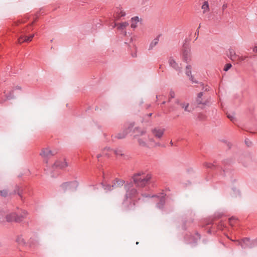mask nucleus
Segmentation results:
<instances>
[{
    "instance_id": "1",
    "label": "nucleus",
    "mask_w": 257,
    "mask_h": 257,
    "mask_svg": "<svg viewBox=\"0 0 257 257\" xmlns=\"http://www.w3.org/2000/svg\"><path fill=\"white\" fill-rule=\"evenodd\" d=\"M151 178L152 176L150 174L141 172L134 176V181L138 186L143 187L149 183Z\"/></svg>"
},
{
    "instance_id": "2",
    "label": "nucleus",
    "mask_w": 257,
    "mask_h": 257,
    "mask_svg": "<svg viewBox=\"0 0 257 257\" xmlns=\"http://www.w3.org/2000/svg\"><path fill=\"white\" fill-rule=\"evenodd\" d=\"M210 99L205 93H199L196 98V103L198 106L201 108H203L205 106L209 104Z\"/></svg>"
},
{
    "instance_id": "3",
    "label": "nucleus",
    "mask_w": 257,
    "mask_h": 257,
    "mask_svg": "<svg viewBox=\"0 0 257 257\" xmlns=\"http://www.w3.org/2000/svg\"><path fill=\"white\" fill-rule=\"evenodd\" d=\"M76 183L75 182H65L61 186V189L63 193L70 194L76 190Z\"/></svg>"
},
{
    "instance_id": "4",
    "label": "nucleus",
    "mask_w": 257,
    "mask_h": 257,
    "mask_svg": "<svg viewBox=\"0 0 257 257\" xmlns=\"http://www.w3.org/2000/svg\"><path fill=\"white\" fill-rule=\"evenodd\" d=\"M169 64L170 67L177 71H180L182 68L181 64H179L173 57H170L169 59Z\"/></svg>"
},
{
    "instance_id": "5",
    "label": "nucleus",
    "mask_w": 257,
    "mask_h": 257,
    "mask_svg": "<svg viewBox=\"0 0 257 257\" xmlns=\"http://www.w3.org/2000/svg\"><path fill=\"white\" fill-rule=\"evenodd\" d=\"M6 218L7 221L8 222H20L21 221V218L20 216H18V214H17L15 212H11L10 213H8L6 216Z\"/></svg>"
},
{
    "instance_id": "6",
    "label": "nucleus",
    "mask_w": 257,
    "mask_h": 257,
    "mask_svg": "<svg viewBox=\"0 0 257 257\" xmlns=\"http://www.w3.org/2000/svg\"><path fill=\"white\" fill-rule=\"evenodd\" d=\"M68 166L65 160H59L55 162L53 167L55 169H62L66 168Z\"/></svg>"
},
{
    "instance_id": "7",
    "label": "nucleus",
    "mask_w": 257,
    "mask_h": 257,
    "mask_svg": "<svg viewBox=\"0 0 257 257\" xmlns=\"http://www.w3.org/2000/svg\"><path fill=\"white\" fill-rule=\"evenodd\" d=\"M55 153H54L52 150H50L48 148H45L42 150L41 152L40 153V155L44 158H47L48 157H51L55 155Z\"/></svg>"
},
{
    "instance_id": "8",
    "label": "nucleus",
    "mask_w": 257,
    "mask_h": 257,
    "mask_svg": "<svg viewBox=\"0 0 257 257\" xmlns=\"http://www.w3.org/2000/svg\"><path fill=\"white\" fill-rule=\"evenodd\" d=\"M182 58L184 61L188 62L191 60L190 50L189 49L184 48L182 52Z\"/></svg>"
},
{
    "instance_id": "9",
    "label": "nucleus",
    "mask_w": 257,
    "mask_h": 257,
    "mask_svg": "<svg viewBox=\"0 0 257 257\" xmlns=\"http://www.w3.org/2000/svg\"><path fill=\"white\" fill-rule=\"evenodd\" d=\"M180 104L181 108L184 109L185 112H190L193 110V108L188 103L181 102Z\"/></svg>"
},
{
    "instance_id": "10",
    "label": "nucleus",
    "mask_w": 257,
    "mask_h": 257,
    "mask_svg": "<svg viewBox=\"0 0 257 257\" xmlns=\"http://www.w3.org/2000/svg\"><path fill=\"white\" fill-rule=\"evenodd\" d=\"M229 58L233 61H237L239 58V56L236 54V53L233 50H229L228 54Z\"/></svg>"
},
{
    "instance_id": "11",
    "label": "nucleus",
    "mask_w": 257,
    "mask_h": 257,
    "mask_svg": "<svg viewBox=\"0 0 257 257\" xmlns=\"http://www.w3.org/2000/svg\"><path fill=\"white\" fill-rule=\"evenodd\" d=\"M34 35H31V36L30 37H27V36H22L21 37H20L19 39H18V42L19 43L21 44V43H22L24 42H30V41H31L33 37H34Z\"/></svg>"
},
{
    "instance_id": "12",
    "label": "nucleus",
    "mask_w": 257,
    "mask_h": 257,
    "mask_svg": "<svg viewBox=\"0 0 257 257\" xmlns=\"http://www.w3.org/2000/svg\"><path fill=\"white\" fill-rule=\"evenodd\" d=\"M237 244L241 245L242 248H246L249 246L250 241L248 239L245 238L242 241H237Z\"/></svg>"
},
{
    "instance_id": "13",
    "label": "nucleus",
    "mask_w": 257,
    "mask_h": 257,
    "mask_svg": "<svg viewBox=\"0 0 257 257\" xmlns=\"http://www.w3.org/2000/svg\"><path fill=\"white\" fill-rule=\"evenodd\" d=\"M164 130L163 129L155 128L153 130V134L155 136L159 138H161L164 134Z\"/></svg>"
},
{
    "instance_id": "14",
    "label": "nucleus",
    "mask_w": 257,
    "mask_h": 257,
    "mask_svg": "<svg viewBox=\"0 0 257 257\" xmlns=\"http://www.w3.org/2000/svg\"><path fill=\"white\" fill-rule=\"evenodd\" d=\"M113 153V150L109 148H104L102 152V154L103 155L108 156L111 155Z\"/></svg>"
},
{
    "instance_id": "15",
    "label": "nucleus",
    "mask_w": 257,
    "mask_h": 257,
    "mask_svg": "<svg viewBox=\"0 0 257 257\" xmlns=\"http://www.w3.org/2000/svg\"><path fill=\"white\" fill-rule=\"evenodd\" d=\"M159 42V39L158 38L154 39L151 43L149 47V50L152 49L155 46H156Z\"/></svg>"
},
{
    "instance_id": "16",
    "label": "nucleus",
    "mask_w": 257,
    "mask_h": 257,
    "mask_svg": "<svg viewBox=\"0 0 257 257\" xmlns=\"http://www.w3.org/2000/svg\"><path fill=\"white\" fill-rule=\"evenodd\" d=\"M16 241L20 244L23 245L26 243V241L22 236H19L17 237Z\"/></svg>"
},
{
    "instance_id": "17",
    "label": "nucleus",
    "mask_w": 257,
    "mask_h": 257,
    "mask_svg": "<svg viewBox=\"0 0 257 257\" xmlns=\"http://www.w3.org/2000/svg\"><path fill=\"white\" fill-rule=\"evenodd\" d=\"M127 133H128L127 131H124L122 133H118L116 135L115 138L119 139H121L124 138Z\"/></svg>"
},
{
    "instance_id": "18",
    "label": "nucleus",
    "mask_w": 257,
    "mask_h": 257,
    "mask_svg": "<svg viewBox=\"0 0 257 257\" xmlns=\"http://www.w3.org/2000/svg\"><path fill=\"white\" fill-rule=\"evenodd\" d=\"M138 22H139L138 17H135V18H132L131 27L133 28H135L137 27V23Z\"/></svg>"
},
{
    "instance_id": "19",
    "label": "nucleus",
    "mask_w": 257,
    "mask_h": 257,
    "mask_svg": "<svg viewBox=\"0 0 257 257\" xmlns=\"http://www.w3.org/2000/svg\"><path fill=\"white\" fill-rule=\"evenodd\" d=\"M115 26H117L118 29L122 30L128 26V23L123 22L120 24H115Z\"/></svg>"
},
{
    "instance_id": "20",
    "label": "nucleus",
    "mask_w": 257,
    "mask_h": 257,
    "mask_svg": "<svg viewBox=\"0 0 257 257\" xmlns=\"http://www.w3.org/2000/svg\"><path fill=\"white\" fill-rule=\"evenodd\" d=\"M202 9L203 10V12L204 13L209 10V5L207 2L205 1L203 3L202 6Z\"/></svg>"
},
{
    "instance_id": "21",
    "label": "nucleus",
    "mask_w": 257,
    "mask_h": 257,
    "mask_svg": "<svg viewBox=\"0 0 257 257\" xmlns=\"http://www.w3.org/2000/svg\"><path fill=\"white\" fill-rule=\"evenodd\" d=\"M124 183V181L123 180H116V182L114 183L113 185H112V188H116L118 187H119L120 186H122Z\"/></svg>"
},
{
    "instance_id": "22",
    "label": "nucleus",
    "mask_w": 257,
    "mask_h": 257,
    "mask_svg": "<svg viewBox=\"0 0 257 257\" xmlns=\"http://www.w3.org/2000/svg\"><path fill=\"white\" fill-rule=\"evenodd\" d=\"M191 66L190 65H188L186 68V74L190 77L191 76Z\"/></svg>"
},
{
    "instance_id": "23",
    "label": "nucleus",
    "mask_w": 257,
    "mask_h": 257,
    "mask_svg": "<svg viewBox=\"0 0 257 257\" xmlns=\"http://www.w3.org/2000/svg\"><path fill=\"white\" fill-rule=\"evenodd\" d=\"M27 215V212L25 211H23L20 215H18V216H20L21 221L26 217Z\"/></svg>"
},
{
    "instance_id": "24",
    "label": "nucleus",
    "mask_w": 257,
    "mask_h": 257,
    "mask_svg": "<svg viewBox=\"0 0 257 257\" xmlns=\"http://www.w3.org/2000/svg\"><path fill=\"white\" fill-rule=\"evenodd\" d=\"M113 153H114L115 155H122L123 154H122V151L120 150H113Z\"/></svg>"
},
{
    "instance_id": "25",
    "label": "nucleus",
    "mask_w": 257,
    "mask_h": 257,
    "mask_svg": "<svg viewBox=\"0 0 257 257\" xmlns=\"http://www.w3.org/2000/svg\"><path fill=\"white\" fill-rule=\"evenodd\" d=\"M175 96V93L174 91H171L169 94V101H170L172 98H174Z\"/></svg>"
},
{
    "instance_id": "26",
    "label": "nucleus",
    "mask_w": 257,
    "mask_h": 257,
    "mask_svg": "<svg viewBox=\"0 0 257 257\" xmlns=\"http://www.w3.org/2000/svg\"><path fill=\"white\" fill-rule=\"evenodd\" d=\"M0 194L2 196H6L8 194V191L7 190H4L0 191Z\"/></svg>"
},
{
    "instance_id": "27",
    "label": "nucleus",
    "mask_w": 257,
    "mask_h": 257,
    "mask_svg": "<svg viewBox=\"0 0 257 257\" xmlns=\"http://www.w3.org/2000/svg\"><path fill=\"white\" fill-rule=\"evenodd\" d=\"M232 65L231 64H227L225 65L224 68V70L225 71H228L231 67Z\"/></svg>"
},
{
    "instance_id": "28",
    "label": "nucleus",
    "mask_w": 257,
    "mask_h": 257,
    "mask_svg": "<svg viewBox=\"0 0 257 257\" xmlns=\"http://www.w3.org/2000/svg\"><path fill=\"white\" fill-rule=\"evenodd\" d=\"M227 117L229 119H230L231 121H234V120L235 119V116L233 114H228L227 115Z\"/></svg>"
},
{
    "instance_id": "29",
    "label": "nucleus",
    "mask_w": 257,
    "mask_h": 257,
    "mask_svg": "<svg viewBox=\"0 0 257 257\" xmlns=\"http://www.w3.org/2000/svg\"><path fill=\"white\" fill-rule=\"evenodd\" d=\"M124 16H125V13L124 12H123L122 11H120V12L118 13V15L116 16V17L117 18H119L120 17Z\"/></svg>"
},
{
    "instance_id": "30",
    "label": "nucleus",
    "mask_w": 257,
    "mask_h": 257,
    "mask_svg": "<svg viewBox=\"0 0 257 257\" xmlns=\"http://www.w3.org/2000/svg\"><path fill=\"white\" fill-rule=\"evenodd\" d=\"M246 58H247V57H246V56H244V57H243V56H239V58H238V60H237L236 62H240V61H243V60H244Z\"/></svg>"
},
{
    "instance_id": "31",
    "label": "nucleus",
    "mask_w": 257,
    "mask_h": 257,
    "mask_svg": "<svg viewBox=\"0 0 257 257\" xmlns=\"http://www.w3.org/2000/svg\"><path fill=\"white\" fill-rule=\"evenodd\" d=\"M105 190H111V187L110 186H107L106 188H105Z\"/></svg>"
},
{
    "instance_id": "32",
    "label": "nucleus",
    "mask_w": 257,
    "mask_h": 257,
    "mask_svg": "<svg viewBox=\"0 0 257 257\" xmlns=\"http://www.w3.org/2000/svg\"><path fill=\"white\" fill-rule=\"evenodd\" d=\"M204 166H206V167L210 168V167H211V165L210 164L205 163L204 164Z\"/></svg>"
},
{
    "instance_id": "33",
    "label": "nucleus",
    "mask_w": 257,
    "mask_h": 257,
    "mask_svg": "<svg viewBox=\"0 0 257 257\" xmlns=\"http://www.w3.org/2000/svg\"><path fill=\"white\" fill-rule=\"evenodd\" d=\"M253 51L254 52L257 53V46H255V47L253 48Z\"/></svg>"
},
{
    "instance_id": "34",
    "label": "nucleus",
    "mask_w": 257,
    "mask_h": 257,
    "mask_svg": "<svg viewBox=\"0 0 257 257\" xmlns=\"http://www.w3.org/2000/svg\"><path fill=\"white\" fill-rule=\"evenodd\" d=\"M133 194H135L137 193V190L135 189H133L131 190Z\"/></svg>"
},
{
    "instance_id": "35",
    "label": "nucleus",
    "mask_w": 257,
    "mask_h": 257,
    "mask_svg": "<svg viewBox=\"0 0 257 257\" xmlns=\"http://www.w3.org/2000/svg\"><path fill=\"white\" fill-rule=\"evenodd\" d=\"M139 143L141 145H143V146H145L146 145V143H145L144 142H141V140L139 141Z\"/></svg>"
},
{
    "instance_id": "36",
    "label": "nucleus",
    "mask_w": 257,
    "mask_h": 257,
    "mask_svg": "<svg viewBox=\"0 0 257 257\" xmlns=\"http://www.w3.org/2000/svg\"><path fill=\"white\" fill-rule=\"evenodd\" d=\"M148 146L152 147L154 146V145L152 144L151 142L148 144Z\"/></svg>"
},
{
    "instance_id": "37",
    "label": "nucleus",
    "mask_w": 257,
    "mask_h": 257,
    "mask_svg": "<svg viewBox=\"0 0 257 257\" xmlns=\"http://www.w3.org/2000/svg\"><path fill=\"white\" fill-rule=\"evenodd\" d=\"M226 7H227V5H223V9H225V8H226Z\"/></svg>"
},
{
    "instance_id": "38",
    "label": "nucleus",
    "mask_w": 257,
    "mask_h": 257,
    "mask_svg": "<svg viewBox=\"0 0 257 257\" xmlns=\"http://www.w3.org/2000/svg\"><path fill=\"white\" fill-rule=\"evenodd\" d=\"M126 197H131V195H130L128 193H127V194H126Z\"/></svg>"
},
{
    "instance_id": "39",
    "label": "nucleus",
    "mask_w": 257,
    "mask_h": 257,
    "mask_svg": "<svg viewBox=\"0 0 257 257\" xmlns=\"http://www.w3.org/2000/svg\"><path fill=\"white\" fill-rule=\"evenodd\" d=\"M152 113H149V116H151L152 115Z\"/></svg>"
},
{
    "instance_id": "40",
    "label": "nucleus",
    "mask_w": 257,
    "mask_h": 257,
    "mask_svg": "<svg viewBox=\"0 0 257 257\" xmlns=\"http://www.w3.org/2000/svg\"><path fill=\"white\" fill-rule=\"evenodd\" d=\"M100 156H101L100 155H98L97 156V158H99V157H100Z\"/></svg>"
},
{
    "instance_id": "41",
    "label": "nucleus",
    "mask_w": 257,
    "mask_h": 257,
    "mask_svg": "<svg viewBox=\"0 0 257 257\" xmlns=\"http://www.w3.org/2000/svg\"><path fill=\"white\" fill-rule=\"evenodd\" d=\"M165 101L163 102V104H165Z\"/></svg>"
}]
</instances>
